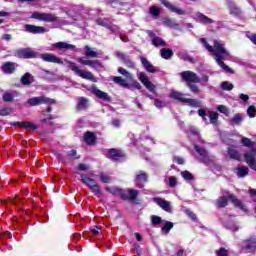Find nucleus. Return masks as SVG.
I'll return each mask as SVG.
<instances>
[{
	"instance_id": "9b49d317",
	"label": "nucleus",
	"mask_w": 256,
	"mask_h": 256,
	"mask_svg": "<svg viewBox=\"0 0 256 256\" xmlns=\"http://www.w3.org/2000/svg\"><path fill=\"white\" fill-rule=\"evenodd\" d=\"M180 76L188 85L191 83H201V78L193 71H183L180 73Z\"/></svg>"
},
{
	"instance_id": "5701e85b",
	"label": "nucleus",
	"mask_w": 256,
	"mask_h": 256,
	"mask_svg": "<svg viewBox=\"0 0 256 256\" xmlns=\"http://www.w3.org/2000/svg\"><path fill=\"white\" fill-rule=\"evenodd\" d=\"M162 5L166 7V9L170 10L171 13H175L176 15H187V12L184 9L178 8L173 5L171 2L167 0H160Z\"/></svg>"
},
{
	"instance_id": "864d4df0",
	"label": "nucleus",
	"mask_w": 256,
	"mask_h": 256,
	"mask_svg": "<svg viewBox=\"0 0 256 256\" xmlns=\"http://www.w3.org/2000/svg\"><path fill=\"white\" fill-rule=\"evenodd\" d=\"M104 189L105 191H108V193H111V195H119L121 191L120 188H117V187L111 188L109 186H106Z\"/></svg>"
},
{
	"instance_id": "052dcab7",
	"label": "nucleus",
	"mask_w": 256,
	"mask_h": 256,
	"mask_svg": "<svg viewBox=\"0 0 256 256\" xmlns=\"http://www.w3.org/2000/svg\"><path fill=\"white\" fill-rule=\"evenodd\" d=\"M118 195L121 197V199H123V201H128L129 190L120 189Z\"/></svg>"
},
{
	"instance_id": "f257e3e1",
	"label": "nucleus",
	"mask_w": 256,
	"mask_h": 256,
	"mask_svg": "<svg viewBox=\"0 0 256 256\" xmlns=\"http://www.w3.org/2000/svg\"><path fill=\"white\" fill-rule=\"evenodd\" d=\"M200 43L204 46L205 49L213 55L215 62L217 63L218 66L223 69L226 73H230V75H233L235 71L231 69L229 66L225 64L223 61H231L233 59V56L227 49H225V46H223V43L219 40H214L213 46L207 42V39L205 38H200Z\"/></svg>"
},
{
	"instance_id": "9d476101",
	"label": "nucleus",
	"mask_w": 256,
	"mask_h": 256,
	"mask_svg": "<svg viewBox=\"0 0 256 256\" xmlns=\"http://www.w3.org/2000/svg\"><path fill=\"white\" fill-rule=\"evenodd\" d=\"M148 181L149 175H147L145 171L140 170L136 173L134 183L138 187V189H143L145 187V183H147Z\"/></svg>"
},
{
	"instance_id": "423d86ee",
	"label": "nucleus",
	"mask_w": 256,
	"mask_h": 256,
	"mask_svg": "<svg viewBox=\"0 0 256 256\" xmlns=\"http://www.w3.org/2000/svg\"><path fill=\"white\" fill-rule=\"evenodd\" d=\"M57 101L46 96L32 97L27 100L28 107H37L38 105H55Z\"/></svg>"
},
{
	"instance_id": "bb28decb",
	"label": "nucleus",
	"mask_w": 256,
	"mask_h": 256,
	"mask_svg": "<svg viewBox=\"0 0 256 256\" xmlns=\"http://www.w3.org/2000/svg\"><path fill=\"white\" fill-rule=\"evenodd\" d=\"M17 67H19V65L15 62H5L1 69L6 75H12V73H15V69H17Z\"/></svg>"
},
{
	"instance_id": "a878e982",
	"label": "nucleus",
	"mask_w": 256,
	"mask_h": 256,
	"mask_svg": "<svg viewBox=\"0 0 256 256\" xmlns=\"http://www.w3.org/2000/svg\"><path fill=\"white\" fill-rule=\"evenodd\" d=\"M228 9L230 11V15H234V17H241V8L237 6L233 0H227Z\"/></svg>"
},
{
	"instance_id": "f8f14e48",
	"label": "nucleus",
	"mask_w": 256,
	"mask_h": 256,
	"mask_svg": "<svg viewBox=\"0 0 256 256\" xmlns=\"http://www.w3.org/2000/svg\"><path fill=\"white\" fill-rule=\"evenodd\" d=\"M15 56L18 59H35L37 52H34L31 48H21L16 51Z\"/></svg>"
},
{
	"instance_id": "49530a36",
	"label": "nucleus",
	"mask_w": 256,
	"mask_h": 256,
	"mask_svg": "<svg viewBox=\"0 0 256 256\" xmlns=\"http://www.w3.org/2000/svg\"><path fill=\"white\" fill-rule=\"evenodd\" d=\"M85 55H86V57L95 58V57H98L99 53L93 51V50L91 49V47L85 46Z\"/></svg>"
},
{
	"instance_id": "13d9d810",
	"label": "nucleus",
	"mask_w": 256,
	"mask_h": 256,
	"mask_svg": "<svg viewBox=\"0 0 256 256\" xmlns=\"http://www.w3.org/2000/svg\"><path fill=\"white\" fill-rule=\"evenodd\" d=\"M151 221H152V225H161V223H163V219L159 216H151Z\"/></svg>"
},
{
	"instance_id": "69168bd1",
	"label": "nucleus",
	"mask_w": 256,
	"mask_h": 256,
	"mask_svg": "<svg viewBox=\"0 0 256 256\" xmlns=\"http://www.w3.org/2000/svg\"><path fill=\"white\" fill-rule=\"evenodd\" d=\"M169 186L174 188L177 187V178L175 176H170L169 178Z\"/></svg>"
},
{
	"instance_id": "7ed1b4c3",
	"label": "nucleus",
	"mask_w": 256,
	"mask_h": 256,
	"mask_svg": "<svg viewBox=\"0 0 256 256\" xmlns=\"http://www.w3.org/2000/svg\"><path fill=\"white\" fill-rule=\"evenodd\" d=\"M64 67H67V69L75 72V75H78V77H81L82 79H87L88 81H95V76H93V73L89 71L81 72V68H79V66H77L75 62L64 60Z\"/></svg>"
},
{
	"instance_id": "6e6d98bb",
	"label": "nucleus",
	"mask_w": 256,
	"mask_h": 256,
	"mask_svg": "<svg viewBox=\"0 0 256 256\" xmlns=\"http://www.w3.org/2000/svg\"><path fill=\"white\" fill-rule=\"evenodd\" d=\"M247 115L251 119H253V117H256V107L255 106H249L248 109H247Z\"/></svg>"
},
{
	"instance_id": "0eeeda50",
	"label": "nucleus",
	"mask_w": 256,
	"mask_h": 256,
	"mask_svg": "<svg viewBox=\"0 0 256 256\" xmlns=\"http://www.w3.org/2000/svg\"><path fill=\"white\" fill-rule=\"evenodd\" d=\"M30 19H36L37 21H44V23H59V17L51 13L33 12Z\"/></svg>"
},
{
	"instance_id": "0e129e2a",
	"label": "nucleus",
	"mask_w": 256,
	"mask_h": 256,
	"mask_svg": "<svg viewBox=\"0 0 256 256\" xmlns=\"http://www.w3.org/2000/svg\"><path fill=\"white\" fill-rule=\"evenodd\" d=\"M154 105L157 107V109H163V107H165V102L156 98L154 99Z\"/></svg>"
},
{
	"instance_id": "f3484780",
	"label": "nucleus",
	"mask_w": 256,
	"mask_h": 256,
	"mask_svg": "<svg viewBox=\"0 0 256 256\" xmlns=\"http://www.w3.org/2000/svg\"><path fill=\"white\" fill-rule=\"evenodd\" d=\"M40 59L46 63H57L58 65L65 66V61L61 60V58L57 57L55 54L44 53L40 55Z\"/></svg>"
},
{
	"instance_id": "2f4dec72",
	"label": "nucleus",
	"mask_w": 256,
	"mask_h": 256,
	"mask_svg": "<svg viewBox=\"0 0 256 256\" xmlns=\"http://www.w3.org/2000/svg\"><path fill=\"white\" fill-rule=\"evenodd\" d=\"M229 125L231 127H235V125H241L243 123V116L239 113H236L233 118L228 120Z\"/></svg>"
},
{
	"instance_id": "7c9ffc66",
	"label": "nucleus",
	"mask_w": 256,
	"mask_h": 256,
	"mask_svg": "<svg viewBox=\"0 0 256 256\" xmlns=\"http://www.w3.org/2000/svg\"><path fill=\"white\" fill-rule=\"evenodd\" d=\"M84 141L87 145H95V141H97V136L93 132H86L84 134Z\"/></svg>"
},
{
	"instance_id": "412c9836",
	"label": "nucleus",
	"mask_w": 256,
	"mask_h": 256,
	"mask_svg": "<svg viewBox=\"0 0 256 256\" xmlns=\"http://www.w3.org/2000/svg\"><path fill=\"white\" fill-rule=\"evenodd\" d=\"M25 31L26 33H32V35H42L43 33H47V28L43 26H35L32 24H26L25 25Z\"/></svg>"
},
{
	"instance_id": "ddd939ff",
	"label": "nucleus",
	"mask_w": 256,
	"mask_h": 256,
	"mask_svg": "<svg viewBox=\"0 0 256 256\" xmlns=\"http://www.w3.org/2000/svg\"><path fill=\"white\" fill-rule=\"evenodd\" d=\"M153 203H156L160 209L163 211H166V213H173V209L171 208V202L162 199L160 197H154L152 198Z\"/></svg>"
},
{
	"instance_id": "e433bc0d",
	"label": "nucleus",
	"mask_w": 256,
	"mask_h": 256,
	"mask_svg": "<svg viewBox=\"0 0 256 256\" xmlns=\"http://www.w3.org/2000/svg\"><path fill=\"white\" fill-rule=\"evenodd\" d=\"M98 177H99L101 183H106V184L113 183V177H111L110 175H108L104 172H100Z\"/></svg>"
},
{
	"instance_id": "dca6fc26",
	"label": "nucleus",
	"mask_w": 256,
	"mask_h": 256,
	"mask_svg": "<svg viewBox=\"0 0 256 256\" xmlns=\"http://www.w3.org/2000/svg\"><path fill=\"white\" fill-rule=\"evenodd\" d=\"M115 56L118 57L120 61H122V63H124L125 66L128 67V69H135V62L131 60V56L119 51L115 52Z\"/></svg>"
},
{
	"instance_id": "cd10ccee",
	"label": "nucleus",
	"mask_w": 256,
	"mask_h": 256,
	"mask_svg": "<svg viewBox=\"0 0 256 256\" xmlns=\"http://www.w3.org/2000/svg\"><path fill=\"white\" fill-rule=\"evenodd\" d=\"M234 173L239 179H243L249 175V168L247 166H238L234 168Z\"/></svg>"
},
{
	"instance_id": "de8ad7c7",
	"label": "nucleus",
	"mask_w": 256,
	"mask_h": 256,
	"mask_svg": "<svg viewBox=\"0 0 256 256\" xmlns=\"http://www.w3.org/2000/svg\"><path fill=\"white\" fill-rule=\"evenodd\" d=\"M220 87L223 91H233V84H231V82L228 81H224L220 84Z\"/></svg>"
},
{
	"instance_id": "e2e57ef3",
	"label": "nucleus",
	"mask_w": 256,
	"mask_h": 256,
	"mask_svg": "<svg viewBox=\"0 0 256 256\" xmlns=\"http://www.w3.org/2000/svg\"><path fill=\"white\" fill-rule=\"evenodd\" d=\"M217 256H229V251L225 248H220L219 250L216 251Z\"/></svg>"
},
{
	"instance_id": "4c0bfd02",
	"label": "nucleus",
	"mask_w": 256,
	"mask_h": 256,
	"mask_svg": "<svg viewBox=\"0 0 256 256\" xmlns=\"http://www.w3.org/2000/svg\"><path fill=\"white\" fill-rule=\"evenodd\" d=\"M22 85H31L33 83V76L27 72L21 77Z\"/></svg>"
},
{
	"instance_id": "c03bdc74",
	"label": "nucleus",
	"mask_w": 256,
	"mask_h": 256,
	"mask_svg": "<svg viewBox=\"0 0 256 256\" xmlns=\"http://www.w3.org/2000/svg\"><path fill=\"white\" fill-rule=\"evenodd\" d=\"M208 118L210 119V123H212V125H215V123H217V121L219 120V113L215 111H209Z\"/></svg>"
},
{
	"instance_id": "4d7b16f0",
	"label": "nucleus",
	"mask_w": 256,
	"mask_h": 256,
	"mask_svg": "<svg viewBox=\"0 0 256 256\" xmlns=\"http://www.w3.org/2000/svg\"><path fill=\"white\" fill-rule=\"evenodd\" d=\"M181 175L185 181H193V174L189 171H182Z\"/></svg>"
},
{
	"instance_id": "4468645a",
	"label": "nucleus",
	"mask_w": 256,
	"mask_h": 256,
	"mask_svg": "<svg viewBox=\"0 0 256 256\" xmlns=\"http://www.w3.org/2000/svg\"><path fill=\"white\" fill-rule=\"evenodd\" d=\"M138 79L141 81V83L150 91L151 93H155V84L153 82L149 81V77L145 72H139L138 73Z\"/></svg>"
},
{
	"instance_id": "774afa93",
	"label": "nucleus",
	"mask_w": 256,
	"mask_h": 256,
	"mask_svg": "<svg viewBox=\"0 0 256 256\" xmlns=\"http://www.w3.org/2000/svg\"><path fill=\"white\" fill-rule=\"evenodd\" d=\"M90 232L93 233V235H100L101 234V226H94L90 228Z\"/></svg>"
},
{
	"instance_id": "a19ab883",
	"label": "nucleus",
	"mask_w": 256,
	"mask_h": 256,
	"mask_svg": "<svg viewBox=\"0 0 256 256\" xmlns=\"http://www.w3.org/2000/svg\"><path fill=\"white\" fill-rule=\"evenodd\" d=\"M109 31H111V33H113L114 35H123V30H121V28L117 25H114L113 23L110 24V26L108 27Z\"/></svg>"
},
{
	"instance_id": "6ab92c4d",
	"label": "nucleus",
	"mask_w": 256,
	"mask_h": 256,
	"mask_svg": "<svg viewBox=\"0 0 256 256\" xmlns=\"http://www.w3.org/2000/svg\"><path fill=\"white\" fill-rule=\"evenodd\" d=\"M147 34L151 38V44L154 45V47H166L167 42L163 40V38L156 35L155 32L148 30Z\"/></svg>"
},
{
	"instance_id": "603ef678",
	"label": "nucleus",
	"mask_w": 256,
	"mask_h": 256,
	"mask_svg": "<svg viewBox=\"0 0 256 256\" xmlns=\"http://www.w3.org/2000/svg\"><path fill=\"white\" fill-rule=\"evenodd\" d=\"M216 109L219 113H223V115H226V117H229V108H227V106L218 105Z\"/></svg>"
},
{
	"instance_id": "6e6552de",
	"label": "nucleus",
	"mask_w": 256,
	"mask_h": 256,
	"mask_svg": "<svg viewBox=\"0 0 256 256\" xmlns=\"http://www.w3.org/2000/svg\"><path fill=\"white\" fill-rule=\"evenodd\" d=\"M205 145V140L198 138V144L194 145V150L198 155H200L201 163H208L209 162V152L203 147Z\"/></svg>"
},
{
	"instance_id": "aec40b11",
	"label": "nucleus",
	"mask_w": 256,
	"mask_h": 256,
	"mask_svg": "<svg viewBox=\"0 0 256 256\" xmlns=\"http://www.w3.org/2000/svg\"><path fill=\"white\" fill-rule=\"evenodd\" d=\"M78 63H81V65H88V67H91L92 69H103V64H101V61L99 60H87L85 57L78 58Z\"/></svg>"
},
{
	"instance_id": "8fccbe9b",
	"label": "nucleus",
	"mask_w": 256,
	"mask_h": 256,
	"mask_svg": "<svg viewBox=\"0 0 256 256\" xmlns=\"http://www.w3.org/2000/svg\"><path fill=\"white\" fill-rule=\"evenodd\" d=\"M149 13L152 17H159V15H161V10L157 6H152L149 8Z\"/></svg>"
},
{
	"instance_id": "bf43d9fd",
	"label": "nucleus",
	"mask_w": 256,
	"mask_h": 256,
	"mask_svg": "<svg viewBox=\"0 0 256 256\" xmlns=\"http://www.w3.org/2000/svg\"><path fill=\"white\" fill-rule=\"evenodd\" d=\"M118 73H120V75H123L124 77H126V79H132V75L131 73H129L127 70H125V68H119L118 69Z\"/></svg>"
},
{
	"instance_id": "20e7f679",
	"label": "nucleus",
	"mask_w": 256,
	"mask_h": 256,
	"mask_svg": "<svg viewBox=\"0 0 256 256\" xmlns=\"http://www.w3.org/2000/svg\"><path fill=\"white\" fill-rule=\"evenodd\" d=\"M80 177L82 183L88 186L96 197H103V190H101V186H99V184L95 183V179L87 176V174H81Z\"/></svg>"
},
{
	"instance_id": "2eb2a0df",
	"label": "nucleus",
	"mask_w": 256,
	"mask_h": 256,
	"mask_svg": "<svg viewBox=\"0 0 256 256\" xmlns=\"http://www.w3.org/2000/svg\"><path fill=\"white\" fill-rule=\"evenodd\" d=\"M256 149L252 148L250 152L244 154V159L247 165L252 169L253 171H256Z\"/></svg>"
},
{
	"instance_id": "39448f33",
	"label": "nucleus",
	"mask_w": 256,
	"mask_h": 256,
	"mask_svg": "<svg viewBox=\"0 0 256 256\" xmlns=\"http://www.w3.org/2000/svg\"><path fill=\"white\" fill-rule=\"evenodd\" d=\"M170 98L180 101L181 103H186V105H189L190 107L201 106V102H199L197 99L185 98L184 94L178 91H172L170 93Z\"/></svg>"
},
{
	"instance_id": "f704fd0d",
	"label": "nucleus",
	"mask_w": 256,
	"mask_h": 256,
	"mask_svg": "<svg viewBox=\"0 0 256 256\" xmlns=\"http://www.w3.org/2000/svg\"><path fill=\"white\" fill-rule=\"evenodd\" d=\"M178 57L182 59V61H188L189 63H195V58L191 57L187 51H180L178 53Z\"/></svg>"
},
{
	"instance_id": "f03ea898",
	"label": "nucleus",
	"mask_w": 256,
	"mask_h": 256,
	"mask_svg": "<svg viewBox=\"0 0 256 256\" xmlns=\"http://www.w3.org/2000/svg\"><path fill=\"white\" fill-rule=\"evenodd\" d=\"M229 201H231V203H233V205H235V207H238V209H241V211H247V208H245V205H243V203L239 200L236 199L235 195L230 194L229 192H226L222 197H219L217 199V207L223 208V207H227V203H229Z\"/></svg>"
},
{
	"instance_id": "473e14b6",
	"label": "nucleus",
	"mask_w": 256,
	"mask_h": 256,
	"mask_svg": "<svg viewBox=\"0 0 256 256\" xmlns=\"http://www.w3.org/2000/svg\"><path fill=\"white\" fill-rule=\"evenodd\" d=\"M13 125L23 127L24 129H33V131L39 129V126L33 124V122H15Z\"/></svg>"
},
{
	"instance_id": "a211bd4d",
	"label": "nucleus",
	"mask_w": 256,
	"mask_h": 256,
	"mask_svg": "<svg viewBox=\"0 0 256 256\" xmlns=\"http://www.w3.org/2000/svg\"><path fill=\"white\" fill-rule=\"evenodd\" d=\"M140 63L147 73H159L161 71L159 67L151 64V62L143 56H140Z\"/></svg>"
},
{
	"instance_id": "72a5a7b5",
	"label": "nucleus",
	"mask_w": 256,
	"mask_h": 256,
	"mask_svg": "<svg viewBox=\"0 0 256 256\" xmlns=\"http://www.w3.org/2000/svg\"><path fill=\"white\" fill-rule=\"evenodd\" d=\"M163 25L169 27L170 29H179V23L175 22L171 18H164Z\"/></svg>"
},
{
	"instance_id": "c9c22d12",
	"label": "nucleus",
	"mask_w": 256,
	"mask_h": 256,
	"mask_svg": "<svg viewBox=\"0 0 256 256\" xmlns=\"http://www.w3.org/2000/svg\"><path fill=\"white\" fill-rule=\"evenodd\" d=\"M160 55H161L162 59L169 60L173 57V50H171L169 48H162L160 50Z\"/></svg>"
},
{
	"instance_id": "1a4fd4ad",
	"label": "nucleus",
	"mask_w": 256,
	"mask_h": 256,
	"mask_svg": "<svg viewBox=\"0 0 256 256\" xmlns=\"http://www.w3.org/2000/svg\"><path fill=\"white\" fill-rule=\"evenodd\" d=\"M254 251H256V236H251L241 243V252L253 253Z\"/></svg>"
},
{
	"instance_id": "393cba45",
	"label": "nucleus",
	"mask_w": 256,
	"mask_h": 256,
	"mask_svg": "<svg viewBox=\"0 0 256 256\" xmlns=\"http://www.w3.org/2000/svg\"><path fill=\"white\" fill-rule=\"evenodd\" d=\"M93 95H95L98 99H101L102 101H106L107 103H111V96H109V94H107L104 91H101L99 88L97 87H92V91Z\"/></svg>"
},
{
	"instance_id": "09e8293b",
	"label": "nucleus",
	"mask_w": 256,
	"mask_h": 256,
	"mask_svg": "<svg viewBox=\"0 0 256 256\" xmlns=\"http://www.w3.org/2000/svg\"><path fill=\"white\" fill-rule=\"evenodd\" d=\"M137 195H139V190H128V201H135V199H137Z\"/></svg>"
},
{
	"instance_id": "680f3d73",
	"label": "nucleus",
	"mask_w": 256,
	"mask_h": 256,
	"mask_svg": "<svg viewBox=\"0 0 256 256\" xmlns=\"http://www.w3.org/2000/svg\"><path fill=\"white\" fill-rule=\"evenodd\" d=\"M185 213L192 221H197V215L193 211L186 209Z\"/></svg>"
},
{
	"instance_id": "79ce46f5",
	"label": "nucleus",
	"mask_w": 256,
	"mask_h": 256,
	"mask_svg": "<svg viewBox=\"0 0 256 256\" xmlns=\"http://www.w3.org/2000/svg\"><path fill=\"white\" fill-rule=\"evenodd\" d=\"M97 25H100L101 27H105V29H109L111 22L107 18H98L96 20Z\"/></svg>"
},
{
	"instance_id": "5fc2aeb1",
	"label": "nucleus",
	"mask_w": 256,
	"mask_h": 256,
	"mask_svg": "<svg viewBox=\"0 0 256 256\" xmlns=\"http://www.w3.org/2000/svg\"><path fill=\"white\" fill-rule=\"evenodd\" d=\"M241 143L244 147H253V145H255V142L251 141V139L247 137H243Z\"/></svg>"
},
{
	"instance_id": "ea45409f",
	"label": "nucleus",
	"mask_w": 256,
	"mask_h": 256,
	"mask_svg": "<svg viewBox=\"0 0 256 256\" xmlns=\"http://www.w3.org/2000/svg\"><path fill=\"white\" fill-rule=\"evenodd\" d=\"M164 226L161 228L162 233L164 235H169L171 229H173V222L171 221H164Z\"/></svg>"
},
{
	"instance_id": "3c124183",
	"label": "nucleus",
	"mask_w": 256,
	"mask_h": 256,
	"mask_svg": "<svg viewBox=\"0 0 256 256\" xmlns=\"http://www.w3.org/2000/svg\"><path fill=\"white\" fill-rule=\"evenodd\" d=\"M226 229H230V231H239V226L235 224V222H226L224 223Z\"/></svg>"
},
{
	"instance_id": "b1692460",
	"label": "nucleus",
	"mask_w": 256,
	"mask_h": 256,
	"mask_svg": "<svg viewBox=\"0 0 256 256\" xmlns=\"http://www.w3.org/2000/svg\"><path fill=\"white\" fill-rule=\"evenodd\" d=\"M194 19L197 21V23H201L202 25H212V23H215V20L207 17V15L201 12H196L194 14Z\"/></svg>"
},
{
	"instance_id": "37998d69",
	"label": "nucleus",
	"mask_w": 256,
	"mask_h": 256,
	"mask_svg": "<svg viewBox=\"0 0 256 256\" xmlns=\"http://www.w3.org/2000/svg\"><path fill=\"white\" fill-rule=\"evenodd\" d=\"M89 103V99L81 97L77 104V109L83 111V109H87V104Z\"/></svg>"
},
{
	"instance_id": "58836bf2",
	"label": "nucleus",
	"mask_w": 256,
	"mask_h": 256,
	"mask_svg": "<svg viewBox=\"0 0 256 256\" xmlns=\"http://www.w3.org/2000/svg\"><path fill=\"white\" fill-rule=\"evenodd\" d=\"M228 155L230 159H234L235 161H239V159H241V154H239V151L231 147L228 148Z\"/></svg>"
},
{
	"instance_id": "a18cd8bd",
	"label": "nucleus",
	"mask_w": 256,
	"mask_h": 256,
	"mask_svg": "<svg viewBox=\"0 0 256 256\" xmlns=\"http://www.w3.org/2000/svg\"><path fill=\"white\" fill-rule=\"evenodd\" d=\"M113 81L117 85H120V87H127V80L123 79L121 76H114Z\"/></svg>"
},
{
	"instance_id": "4be33fe9",
	"label": "nucleus",
	"mask_w": 256,
	"mask_h": 256,
	"mask_svg": "<svg viewBox=\"0 0 256 256\" xmlns=\"http://www.w3.org/2000/svg\"><path fill=\"white\" fill-rule=\"evenodd\" d=\"M106 157L112 161H121L125 157V154L122 151L112 148L107 150Z\"/></svg>"
},
{
	"instance_id": "c85d7f7f",
	"label": "nucleus",
	"mask_w": 256,
	"mask_h": 256,
	"mask_svg": "<svg viewBox=\"0 0 256 256\" xmlns=\"http://www.w3.org/2000/svg\"><path fill=\"white\" fill-rule=\"evenodd\" d=\"M55 49H67L68 51H75L77 47L73 44H68L67 42H57L53 44Z\"/></svg>"
},
{
	"instance_id": "c756f323",
	"label": "nucleus",
	"mask_w": 256,
	"mask_h": 256,
	"mask_svg": "<svg viewBox=\"0 0 256 256\" xmlns=\"http://www.w3.org/2000/svg\"><path fill=\"white\" fill-rule=\"evenodd\" d=\"M15 97H19V93L17 91H7L3 94L2 99L4 103H12Z\"/></svg>"
},
{
	"instance_id": "338daca9",
	"label": "nucleus",
	"mask_w": 256,
	"mask_h": 256,
	"mask_svg": "<svg viewBox=\"0 0 256 256\" xmlns=\"http://www.w3.org/2000/svg\"><path fill=\"white\" fill-rule=\"evenodd\" d=\"M0 115L2 117H7V115H11V108H2V109H0Z\"/></svg>"
}]
</instances>
